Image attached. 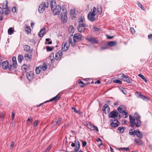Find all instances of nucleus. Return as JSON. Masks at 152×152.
<instances>
[{
	"label": "nucleus",
	"mask_w": 152,
	"mask_h": 152,
	"mask_svg": "<svg viewBox=\"0 0 152 152\" xmlns=\"http://www.w3.org/2000/svg\"><path fill=\"white\" fill-rule=\"evenodd\" d=\"M28 67L26 65H23L21 67V69L23 72H26Z\"/></svg>",
	"instance_id": "nucleus-35"
},
{
	"label": "nucleus",
	"mask_w": 152,
	"mask_h": 152,
	"mask_svg": "<svg viewBox=\"0 0 152 152\" xmlns=\"http://www.w3.org/2000/svg\"><path fill=\"white\" fill-rule=\"evenodd\" d=\"M63 13L61 14V20L62 22L64 23L66 22L67 20V14L66 13V11L64 9H63Z\"/></svg>",
	"instance_id": "nucleus-4"
},
{
	"label": "nucleus",
	"mask_w": 152,
	"mask_h": 152,
	"mask_svg": "<svg viewBox=\"0 0 152 152\" xmlns=\"http://www.w3.org/2000/svg\"><path fill=\"white\" fill-rule=\"evenodd\" d=\"M30 49V47L28 45H26L25 47V50L27 51H29Z\"/></svg>",
	"instance_id": "nucleus-52"
},
{
	"label": "nucleus",
	"mask_w": 152,
	"mask_h": 152,
	"mask_svg": "<svg viewBox=\"0 0 152 152\" xmlns=\"http://www.w3.org/2000/svg\"><path fill=\"white\" fill-rule=\"evenodd\" d=\"M133 129H131L129 131V134L130 135H135V131H133Z\"/></svg>",
	"instance_id": "nucleus-44"
},
{
	"label": "nucleus",
	"mask_w": 152,
	"mask_h": 152,
	"mask_svg": "<svg viewBox=\"0 0 152 152\" xmlns=\"http://www.w3.org/2000/svg\"><path fill=\"white\" fill-rule=\"evenodd\" d=\"M107 48V46L106 45H104L103 46H102L101 50H103L104 49H106Z\"/></svg>",
	"instance_id": "nucleus-60"
},
{
	"label": "nucleus",
	"mask_w": 152,
	"mask_h": 152,
	"mask_svg": "<svg viewBox=\"0 0 152 152\" xmlns=\"http://www.w3.org/2000/svg\"><path fill=\"white\" fill-rule=\"evenodd\" d=\"M14 28L13 27H10L8 30V33L9 35H11L14 33Z\"/></svg>",
	"instance_id": "nucleus-26"
},
{
	"label": "nucleus",
	"mask_w": 152,
	"mask_h": 152,
	"mask_svg": "<svg viewBox=\"0 0 152 152\" xmlns=\"http://www.w3.org/2000/svg\"><path fill=\"white\" fill-rule=\"evenodd\" d=\"M84 21L85 18H80L79 19L78 22L79 24H85Z\"/></svg>",
	"instance_id": "nucleus-31"
},
{
	"label": "nucleus",
	"mask_w": 152,
	"mask_h": 152,
	"mask_svg": "<svg viewBox=\"0 0 152 152\" xmlns=\"http://www.w3.org/2000/svg\"><path fill=\"white\" fill-rule=\"evenodd\" d=\"M130 125L131 127L134 128V124L136 127H139L141 124L140 116L137 114L135 113L134 117L133 118L131 115H129Z\"/></svg>",
	"instance_id": "nucleus-1"
},
{
	"label": "nucleus",
	"mask_w": 152,
	"mask_h": 152,
	"mask_svg": "<svg viewBox=\"0 0 152 152\" xmlns=\"http://www.w3.org/2000/svg\"><path fill=\"white\" fill-rule=\"evenodd\" d=\"M45 30L46 28H45L41 29L40 30L38 34L39 36L40 37H42L44 34H45Z\"/></svg>",
	"instance_id": "nucleus-19"
},
{
	"label": "nucleus",
	"mask_w": 152,
	"mask_h": 152,
	"mask_svg": "<svg viewBox=\"0 0 152 152\" xmlns=\"http://www.w3.org/2000/svg\"><path fill=\"white\" fill-rule=\"evenodd\" d=\"M87 144L86 142V141H83L82 142V146L83 147H85Z\"/></svg>",
	"instance_id": "nucleus-59"
},
{
	"label": "nucleus",
	"mask_w": 152,
	"mask_h": 152,
	"mask_svg": "<svg viewBox=\"0 0 152 152\" xmlns=\"http://www.w3.org/2000/svg\"><path fill=\"white\" fill-rule=\"evenodd\" d=\"M39 66H40L41 70L42 69L43 71H45L47 68V66L45 63L43 64V65H40Z\"/></svg>",
	"instance_id": "nucleus-32"
},
{
	"label": "nucleus",
	"mask_w": 152,
	"mask_h": 152,
	"mask_svg": "<svg viewBox=\"0 0 152 152\" xmlns=\"http://www.w3.org/2000/svg\"><path fill=\"white\" fill-rule=\"evenodd\" d=\"M70 15L71 17L72 18H75V12L74 10H71L70 11Z\"/></svg>",
	"instance_id": "nucleus-29"
},
{
	"label": "nucleus",
	"mask_w": 152,
	"mask_h": 152,
	"mask_svg": "<svg viewBox=\"0 0 152 152\" xmlns=\"http://www.w3.org/2000/svg\"><path fill=\"white\" fill-rule=\"evenodd\" d=\"M137 4H138V6L140 7L142 10H145L144 8V7H143L142 5L141 4H140L139 3H138Z\"/></svg>",
	"instance_id": "nucleus-47"
},
{
	"label": "nucleus",
	"mask_w": 152,
	"mask_h": 152,
	"mask_svg": "<svg viewBox=\"0 0 152 152\" xmlns=\"http://www.w3.org/2000/svg\"><path fill=\"white\" fill-rule=\"evenodd\" d=\"M148 37L149 39H152V34H151L148 35Z\"/></svg>",
	"instance_id": "nucleus-64"
},
{
	"label": "nucleus",
	"mask_w": 152,
	"mask_h": 152,
	"mask_svg": "<svg viewBox=\"0 0 152 152\" xmlns=\"http://www.w3.org/2000/svg\"><path fill=\"white\" fill-rule=\"evenodd\" d=\"M24 57L26 60H29L31 58V55L29 54H26L25 55Z\"/></svg>",
	"instance_id": "nucleus-30"
},
{
	"label": "nucleus",
	"mask_w": 152,
	"mask_h": 152,
	"mask_svg": "<svg viewBox=\"0 0 152 152\" xmlns=\"http://www.w3.org/2000/svg\"><path fill=\"white\" fill-rule=\"evenodd\" d=\"M17 65V64L12 63L9 66L8 69L10 70H12L16 68Z\"/></svg>",
	"instance_id": "nucleus-23"
},
{
	"label": "nucleus",
	"mask_w": 152,
	"mask_h": 152,
	"mask_svg": "<svg viewBox=\"0 0 152 152\" xmlns=\"http://www.w3.org/2000/svg\"><path fill=\"white\" fill-rule=\"evenodd\" d=\"M124 106L121 105L120 106L118 107L117 108V110L120 113H123L125 110L123 109Z\"/></svg>",
	"instance_id": "nucleus-25"
},
{
	"label": "nucleus",
	"mask_w": 152,
	"mask_h": 152,
	"mask_svg": "<svg viewBox=\"0 0 152 152\" xmlns=\"http://www.w3.org/2000/svg\"><path fill=\"white\" fill-rule=\"evenodd\" d=\"M15 115V113L14 111H13L11 114V118L12 121H13L14 118V117Z\"/></svg>",
	"instance_id": "nucleus-50"
},
{
	"label": "nucleus",
	"mask_w": 152,
	"mask_h": 152,
	"mask_svg": "<svg viewBox=\"0 0 152 152\" xmlns=\"http://www.w3.org/2000/svg\"><path fill=\"white\" fill-rule=\"evenodd\" d=\"M49 1L47 0L45 2H42L39 5L38 8V11L40 13H42L46 8H47L49 5Z\"/></svg>",
	"instance_id": "nucleus-3"
},
{
	"label": "nucleus",
	"mask_w": 152,
	"mask_h": 152,
	"mask_svg": "<svg viewBox=\"0 0 152 152\" xmlns=\"http://www.w3.org/2000/svg\"><path fill=\"white\" fill-rule=\"evenodd\" d=\"M56 2L55 0H51L50 2V7L51 8V10H53V9L56 6Z\"/></svg>",
	"instance_id": "nucleus-22"
},
{
	"label": "nucleus",
	"mask_w": 152,
	"mask_h": 152,
	"mask_svg": "<svg viewBox=\"0 0 152 152\" xmlns=\"http://www.w3.org/2000/svg\"><path fill=\"white\" fill-rule=\"evenodd\" d=\"M52 146L51 145H50L45 150V152H48L51 149Z\"/></svg>",
	"instance_id": "nucleus-49"
},
{
	"label": "nucleus",
	"mask_w": 152,
	"mask_h": 152,
	"mask_svg": "<svg viewBox=\"0 0 152 152\" xmlns=\"http://www.w3.org/2000/svg\"><path fill=\"white\" fill-rule=\"evenodd\" d=\"M118 130L121 133H123L124 131V128L122 126H120L118 128Z\"/></svg>",
	"instance_id": "nucleus-41"
},
{
	"label": "nucleus",
	"mask_w": 152,
	"mask_h": 152,
	"mask_svg": "<svg viewBox=\"0 0 152 152\" xmlns=\"http://www.w3.org/2000/svg\"><path fill=\"white\" fill-rule=\"evenodd\" d=\"M18 61L19 62L21 63L23 60V57L21 55H19L18 56Z\"/></svg>",
	"instance_id": "nucleus-38"
},
{
	"label": "nucleus",
	"mask_w": 152,
	"mask_h": 152,
	"mask_svg": "<svg viewBox=\"0 0 152 152\" xmlns=\"http://www.w3.org/2000/svg\"><path fill=\"white\" fill-rule=\"evenodd\" d=\"M4 11L5 14L6 15H7L9 13V12H10V10L8 9H5V10Z\"/></svg>",
	"instance_id": "nucleus-54"
},
{
	"label": "nucleus",
	"mask_w": 152,
	"mask_h": 152,
	"mask_svg": "<svg viewBox=\"0 0 152 152\" xmlns=\"http://www.w3.org/2000/svg\"><path fill=\"white\" fill-rule=\"evenodd\" d=\"M102 110L104 113L105 114H107L109 113L110 112V107L107 104H105Z\"/></svg>",
	"instance_id": "nucleus-13"
},
{
	"label": "nucleus",
	"mask_w": 152,
	"mask_h": 152,
	"mask_svg": "<svg viewBox=\"0 0 152 152\" xmlns=\"http://www.w3.org/2000/svg\"><path fill=\"white\" fill-rule=\"evenodd\" d=\"M121 114H122L123 117L124 118H126L129 116L128 113L125 110Z\"/></svg>",
	"instance_id": "nucleus-34"
},
{
	"label": "nucleus",
	"mask_w": 152,
	"mask_h": 152,
	"mask_svg": "<svg viewBox=\"0 0 152 152\" xmlns=\"http://www.w3.org/2000/svg\"><path fill=\"white\" fill-rule=\"evenodd\" d=\"M82 35L79 33L75 34L73 38V41L75 42L80 41L82 39Z\"/></svg>",
	"instance_id": "nucleus-7"
},
{
	"label": "nucleus",
	"mask_w": 152,
	"mask_h": 152,
	"mask_svg": "<svg viewBox=\"0 0 152 152\" xmlns=\"http://www.w3.org/2000/svg\"><path fill=\"white\" fill-rule=\"evenodd\" d=\"M14 144H15V142L14 141H12L11 142V144L10 145V147L12 148L14 147Z\"/></svg>",
	"instance_id": "nucleus-62"
},
{
	"label": "nucleus",
	"mask_w": 152,
	"mask_h": 152,
	"mask_svg": "<svg viewBox=\"0 0 152 152\" xmlns=\"http://www.w3.org/2000/svg\"><path fill=\"white\" fill-rule=\"evenodd\" d=\"M135 134H136L137 137L139 138H142L143 137L142 133V132H140L139 129H137L135 131Z\"/></svg>",
	"instance_id": "nucleus-17"
},
{
	"label": "nucleus",
	"mask_w": 152,
	"mask_h": 152,
	"mask_svg": "<svg viewBox=\"0 0 152 152\" xmlns=\"http://www.w3.org/2000/svg\"><path fill=\"white\" fill-rule=\"evenodd\" d=\"M102 9L101 6H99L97 8V12L99 15H101L102 13Z\"/></svg>",
	"instance_id": "nucleus-43"
},
{
	"label": "nucleus",
	"mask_w": 152,
	"mask_h": 152,
	"mask_svg": "<svg viewBox=\"0 0 152 152\" xmlns=\"http://www.w3.org/2000/svg\"><path fill=\"white\" fill-rule=\"evenodd\" d=\"M39 121L38 120H36L35 121L34 123V126H37L38 123Z\"/></svg>",
	"instance_id": "nucleus-55"
},
{
	"label": "nucleus",
	"mask_w": 152,
	"mask_h": 152,
	"mask_svg": "<svg viewBox=\"0 0 152 152\" xmlns=\"http://www.w3.org/2000/svg\"><path fill=\"white\" fill-rule=\"evenodd\" d=\"M69 42H68L69 45L71 44L72 46L74 47L75 46V43L76 42H75L74 41V42H73L72 39L70 38H69Z\"/></svg>",
	"instance_id": "nucleus-39"
},
{
	"label": "nucleus",
	"mask_w": 152,
	"mask_h": 152,
	"mask_svg": "<svg viewBox=\"0 0 152 152\" xmlns=\"http://www.w3.org/2000/svg\"><path fill=\"white\" fill-rule=\"evenodd\" d=\"M134 139V142L137 145H142L143 142L141 140L137 138H135Z\"/></svg>",
	"instance_id": "nucleus-20"
},
{
	"label": "nucleus",
	"mask_w": 152,
	"mask_h": 152,
	"mask_svg": "<svg viewBox=\"0 0 152 152\" xmlns=\"http://www.w3.org/2000/svg\"><path fill=\"white\" fill-rule=\"evenodd\" d=\"M86 26V24H79L77 27L78 31L80 33L83 32Z\"/></svg>",
	"instance_id": "nucleus-6"
},
{
	"label": "nucleus",
	"mask_w": 152,
	"mask_h": 152,
	"mask_svg": "<svg viewBox=\"0 0 152 152\" xmlns=\"http://www.w3.org/2000/svg\"><path fill=\"white\" fill-rule=\"evenodd\" d=\"M60 98V95H58V94L56 95L55 96L50 99V101H54V102H56L57 101L59 100Z\"/></svg>",
	"instance_id": "nucleus-24"
},
{
	"label": "nucleus",
	"mask_w": 152,
	"mask_h": 152,
	"mask_svg": "<svg viewBox=\"0 0 152 152\" xmlns=\"http://www.w3.org/2000/svg\"><path fill=\"white\" fill-rule=\"evenodd\" d=\"M62 120V118H59L56 121H55V125H57L59 124Z\"/></svg>",
	"instance_id": "nucleus-40"
},
{
	"label": "nucleus",
	"mask_w": 152,
	"mask_h": 152,
	"mask_svg": "<svg viewBox=\"0 0 152 152\" xmlns=\"http://www.w3.org/2000/svg\"><path fill=\"white\" fill-rule=\"evenodd\" d=\"M4 118V115L2 113L1 114V116H0V119H1V120L3 121Z\"/></svg>",
	"instance_id": "nucleus-58"
},
{
	"label": "nucleus",
	"mask_w": 152,
	"mask_h": 152,
	"mask_svg": "<svg viewBox=\"0 0 152 152\" xmlns=\"http://www.w3.org/2000/svg\"><path fill=\"white\" fill-rule=\"evenodd\" d=\"M88 128L92 130H96L97 132L99 131L98 127L90 123V125H88Z\"/></svg>",
	"instance_id": "nucleus-16"
},
{
	"label": "nucleus",
	"mask_w": 152,
	"mask_h": 152,
	"mask_svg": "<svg viewBox=\"0 0 152 152\" xmlns=\"http://www.w3.org/2000/svg\"><path fill=\"white\" fill-rule=\"evenodd\" d=\"M26 77L29 81L33 80L34 77V73L31 71L27 72L26 74Z\"/></svg>",
	"instance_id": "nucleus-8"
},
{
	"label": "nucleus",
	"mask_w": 152,
	"mask_h": 152,
	"mask_svg": "<svg viewBox=\"0 0 152 152\" xmlns=\"http://www.w3.org/2000/svg\"><path fill=\"white\" fill-rule=\"evenodd\" d=\"M49 57L50 60V62L52 64L54 61V53H51Z\"/></svg>",
	"instance_id": "nucleus-27"
},
{
	"label": "nucleus",
	"mask_w": 152,
	"mask_h": 152,
	"mask_svg": "<svg viewBox=\"0 0 152 152\" xmlns=\"http://www.w3.org/2000/svg\"><path fill=\"white\" fill-rule=\"evenodd\" d=\"M135 94L137 97L140 98L143 100L146 101H148L149 100V99L147 97L142 95L140 92H136L135 93Z\"/></svg>",
	"instance_id": "nucleus-5"
},
{
	"label": "nucleus",
	"mask_w": 152,
	"mask_h": 152,
	"mask_svg": "<svg viewBox=\"0 0 152 152\" xmlns=\"http://www.w3.org/2000/svg\"><path fill=\"white\" fill-rule=\"evenodd\" d=\"M25 31L27 34H28L31 33V29L30 27L28 26H25Z\"/></svg>",
	"instance_id": "nucleus-28"
},
{
	"label": "nucleus",
	"mask_w": 152,
	"mask_h": 152,
	"mask_svg": "<svg viewBox=\"0 0 152 152\" xmlns=\"http://www.w3.org/2000/svg\"><path fill=\"white\" fill-rule=\"evenodd\" d=\"M86 39L88 40V41L92 43L97 44L98 43V41L94 38L90 37L87 38Z\"/></svg>",
	"instance_id": "nucleus-18"
},
{
	"label": "nucleus",
	"mask_w": 152,
	"mask_h": 152,
	"mask_svg": "<svg viewBox=\"0 0 152 152\" xmlns=\"http://www.w3.org/2000/svg\"><path fill=\"white\" fill-rule=\"evenodd\" d=\"M96 12V8L94 7L88 13V18L89 20L91 21H93L95 20V16Z\"/></svg>",
	"instance_id": "nucleus-2"
},
{
	"label": "nucleus",
	"mask_w": 152,
	"mask_h": 152,
	"mask_svg": "<svg viewBox=\"0 0 152 152\" xmlns=\"http://www.w3.org/2000/svg\"><path fill=\"white\" fill-rule=\"evenodd\" d=\"M78 82L79 83H80L81 84L80 86L81 87L83 86L84 83L83 81L80 80H78Z\"/></svg>",
	"instance_id": "nucleus-56"
},
{
	"label": "nucleus",
	"mask_w": 152,
	"mask_h": 152,
	"mask_svg": "<svg viewBox=\"0 0 152 152\" xmlns=\"http://www.w3.org/2000/svg\"><path fill=\"white\" fill-rule=\"evenodd\" d=\"M77 142L78 145L75 147L74 152H77L80 149V143L79 141L77 140Z\"/></svg>",
	"instance_id": "nucleus-33"
},
{
	"label": "nucleus",
	"mask_w": 152,
	"mask_h": 152,
	"mask_svg": "<svg viewBox=\"0 0 152 152\" xmlns=\"http://www.w3.org/2000/svg\"><path fill=\"white\" fill-rule=\"evenodd\" d=\"M114 82L115 83H118L120 84H121L122 83L121 81L118 80H114Z\"/></svg>",
	"instance_id": "nucleus-51"
},
{
	"label": "nucleus",
	"mask_w": 152,
	"mask_h": 152,
	"mask_svg": "<svg viewBox=\"0 0 152 152\" xmlns=\"http://www.w3.org/2000/svg\"><path fill=\"white\" fill-rule=\"evenodd\" d=\"M130 30L131 31V32L133 33L135 32V30L133 28H132V27L131 28Z\"/></svg>",
	"instance_id": "nucleus-63"
},
{
	"label": "nucleus",
	"mask_w": 152,
	"mask_h": 152,
	"mask_svg": "<svg viewBox=\"0 0 152 152\" xmlns=\"http://www.w3.org/2000/svg\"><path fill=\"white\" fill-rule=\"evenodd\" d=\"M138 76L140 77L145 82H147V80L146 78H145L144 76L142 75L141 74H139L138 75Z\"/></svg>",
	"instance_id": "nucleus-45"
},
{
	"label": "nucleus",
	"mask_w": 152,
	"mask_h": 152,
	"mask_svg": "<svg viewBox=\"0 0 152 152\" xmlns=\"http://www.w3.org/2000/svg\"><path fill=\"white\" fill-rule=\"evenodd\" d=\"M69 31L71 33L74 32V29L72 26L71 25L69 26Z\"/></svg>",
	"instance_id": "nucleus-42"
},
{
	"label": "nucleus",
	"mask_w": 152,
	"mask_h": 152,
	"mask_svg": "<svg viewBox=\"0 0 152 152\" xmlns=\"http://www.w3.org/2000/svg\"><path fill=\"white\" fill-rule=\"evenodd\" d=\"M110 125L112 126L116 127L119 125V122L116 119L114 118V120H111Z\"/></svg>",
	"instance_id": "nucleus-10"
},
{
	"label": "nucleus",
	"mask_w": 152,
	"mask_h": 152,
	"mask_svg": "<svg viewBox=\"0 0 152 152\" xmlns=\"http://www.w3.org/2000/svg\"><path fill=\"white\" fill-rule=\"evenodd\" d=\"M119 113L116 111H113L111 112L109 114V117L110 118L114 119L118 116Z\"/></svg>",
	"instance_id": "nucleus-11"
},
{
	"label": "nucleus",
	"mask_w": 152,
	"mask_h": 152,
	"mask_svg": "<svg viewBox=\"0 0 152 152\" xmlns=\"http://www.w3.org/2000/svg\"><path fill=\"white\" fill-rule=\"evenodd\" d=\"M53 12L54 15H57L59 14L61 10V7L59 5H57L54 9H53Z\"/></svg>",
	"instance_id": "nucleus-9"
},
{
	"label": "nucleus",
	"mask_w": 152,
	"mask_h": 152,
	"mask_svg": "<svg viewBox=\"0 0 152 152\" xmlns=\"http://www.w3.org/2000/svg\"><path fill=\"white\" fill-rule=\"evenodd\" d=\"M69 47L68 42H66L65 43H64L62 47V49L63 51H66L68 49Z\"/></svg>",
	"instance_id": "nucleus-14"
},
{
	"label": "nucleus",
	"mask_w": 152,
	"mask_h": 152,
	"mask_svg": "<svg viewBox=\"0 0 152 152\" xmlns=\"http://www.w3.org/2000/svg\"><path fill=\"white\" fill-rule=\"evenodd\" d=\"M41 70H42L40 66H39L38 67H37L35 70L36 74H39Z\"/></svg>",
	"instance_id": "nucleus-37"
},
{
	"label": "nucleus",
	"mask_w": 152,
	"mask_h": 152,
	"mask_svg": "<svg viewBox=\"0 0 152 152\" xmlns=\"http://www.w3.org/2000/svg\"><path fill=\"white\" fill-rule=\"evenodd\" d=\"M62 56V51L61 50L58 51L56 54L55 56V59L58 60L59 59L61 58Z\"/></svg>",
	"instance_id": "nucleus-15"
},
{
	"label": "nucleus",
	"mask_w": 152,
	"mask_h": 152,
	"mask_svg": "<svg viewBox=\"0 0 152 152\" xmlns=\"http://www.w3.org/2000/svg\"><path fill=\"white\" fill-rule=\"evenodd\" d=\"M115 44L116 42H110L107 44L108 46L111 47L115 46Z\"/></svg>",
	"instance_id": "nucleus-36"
},
{
	"label": "nucleus",
	"mask_w": 152,
	"mask_h": 152,
	"mask_svg": "<svg viewBox=\"0 0 152 152\" xmlns=\"http://www.w3.org/2000/svg\"><path fill=\"white\" fill-rule=\"evenodd\" d=\"M12 11L13 13H15L17 11L16 8L15 7H13L12 9Z\"/></svg>",
	"instance_id": "nucleus-48"
},
{
	"label": "nucleus",
	"mask_w": 152,
	"mask_h": 152,
	"mask_svg": "<svg viewBox=\"0 0 152 152\" xmlns=\"http://www.w3.org/2000/svg\"><path fill=\"white\" fill-rule=\"evenodd\" d=\"M12 63L17 64V62L16 61V57L15 56H13L12 58Z\"/></svg>",
	"instance_id": "nucleus-46"
},
{
	"label": "nucleus",
	"mask_w": 152,
	"mask_h": 152,
	"mask_svg": "<svg viewBox=\"0 0 152 152\" xmlns=\"http://www.w3.org/2000/svg\"><path fill=\"white\" fill-rule=\"evenodd\" d=\"M2 66L4 69H6L9 67V62L8 61H4L2 62Z\"/></svg>",
	"instance_id": "nucleus-21"
},
{
	"label": "nucleus",
	"mask_w": 152,
	"mask_h": 152,
	"mask_svg": "<svg viewBox=\"0 0 152 152\" xmlns=\"http://www.w3.org/2000/svg\"><path fill=\"white\" fill-rule=\"evenodd\" d=\"M30 121L31 122H32V118L31 116H30L28 118L27 120V121Z\"/></svg>",
	"instance_id": "nucleus-61"
},
{
	"label": "nucleus",
	"mask_w": 152,
	"mask_h": 152,
	"mask_svg": "<svg viewBox=\"0 0 152 152\" xmlns=\"http://www.w3.org/2000/svg\"><path fill=\"white\" fill-rule=\"evenodd\" d=\"M7 1H6V5H4V4H3V9H4L5 10V9H7Z\"/></svg>",
	"instance_id": "nucleus-57"
},
{
	"label": "nucleus",
	"mask_w": 152,
	"mask_h": 152,
	"mask_svg": "<svg viewBox=\"0 0 152 152\" xmlns=\"http://www.w3.org/2000/svg\"><path fill=\"white\" fill-rule=\"evenodd\" d=\"M46 49L48 51H51L53 49V48L48 46L46 47Z\"/></svg>",
	"instance_id": "nucleus-53"
},
{
	"label": "nucleus",
	"mask_w": 152,
	"mask_h": 152,
	"mask_svg": "<svg viewBox=\"0 0 152 152\" xmlns=\"http://www.w3.org/2000/svg\"><path fill=\"white\" fill-rule=\"evenodd\" d=\"M121 78L123 80L127 83H131L132 82V80L130 77L125 75L124 74H122Z\"/></svg>",
	"instance_id": "nucleus-12"
}]
</instances>
